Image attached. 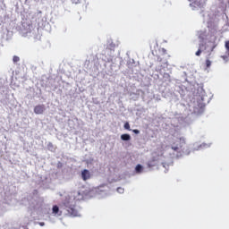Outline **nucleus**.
Here are the masks:
<instances>
[{"instance_id": "1", "label": "nucleus", "mask_w": 229, "mask_h": 229, "mask_svg": "<svg viewBox=\"0 0 229 229\" xmlns=\"http://www.w3.org/2000/svg\"><path fill=\"white\" fill-rule=\"evenodd\" d=\"M187 146V141L183 137L178 138L173 144L172 149L173 151H176L177 153H183L185 151V147Z\"/></svg>"}, {"instance_id": "2", "label": "nucleus", "mask_w": 229, "mask_h": 229, "mask_svg": "<svg viewBox=\"0 0 229 229\" xmlns=\"http://www.w3.org/2000/svg\"><path fill=\"white\" fill-rule=\"evenodd\" d=\"M46 112V106L44 105H38L34 107V113L37 114V115H40Z\"/></svg>"}, {"instance_id": "3", "label": "nucleus", "mask_w": 229, "mask_h": 229, "mask_svg": "<svg viewBox=\"0 0 229 229\" xmlns=\"http://www.w3.org/2000/svg\"><path fill=\"white\" fill-rule=\"evenodd\" d=\"M52 214L53 216L60 217V216H62V211H60V208H58V206L55 205L52 208Z\"/></svg>"}, {"instance_id": "4", "label": "nucleus", "mask_w": 229, "mask_h": 229, "mask_svg": "<svg viewBox=\"0 0 229 229\" xmlns=\"http://www.w3.org/2000/svg\"><path fill=\"white\" fill-rule=\"evenodd\" d=\"M81 178L84 182H87V180H89L90 178V172L87 169H84L82 172H81Z\"/></svg>"}, {"instance_id": "5", "label": "nucleus", "mask_w": 229, "mask_h": 229, "mask_svg": "<svg viewBox=\"0 0 229 229\" xmlns=\"http://www.w3.org/2000/svg\"><path fill=\"white\" fill-rule=\"evenodd\" d=\"M68 213L70 214V216H72L73 217H76V216H78V211L74 209V208H69Z\"/></svg>"}, {"instance_id": "6", "label": "nucleus", "mask_w": 229, "mask_h": 229, "mask_svg": "<svg viewBox=\"0 0 229 229\" xmlns=\"http://www.w3.org/2000/svg\"><path fill=\"white\" fill-rule=\"evenodd\" d=\"M121 139L122 140H131V136H130V134H122Z\"/></svg>"}, {"instance_id": "7", "label": "nucleus", "mask_w": 229, "mask_h": 229, "mask_svg": "<svg viewBox=\"0 0 229 229\" xmlns=\"http://www.w3.org/2000/svg\"><path fill=\"white\" fill-rule=\"evenodd\" d=\"M203 46H204L203 44L199 45L198 51L195 53L196 56H201V53H202L201 48L203 47Z\"/></svg>"}, {"instance_id": "8", "label": "nucleus", "mask_w": 229, "mask_h": 229, "mask_svg": "<svg viewBox=\"0 0 229 229\" xmlns=\"http://www.w3.org/2000/svg\"><path fill=\"white\" fill-rule=\"evenodd\" d=\"M142 169H143V167H142L141 165H136V168H135L136 173H140L142 171Z\"/></svg>"}, {"instance_id": "9", "label": "nucleus", "mask_w": 229, "mask_h": 229, "mask_svg": "<svg viewBox=\"0 0 229 229\" xmlns=\"http://www.w3.org/2000/svg\"><path fill=\"white\" fill-rule=\"evenodd\" d=\"M164 60V58L160 55H157L156 56V62H157L158 64L162 63Z\"/></svg>"}, {"instance_id": "10", "label": "nucleus", "mask_w": 229, "mask_h": 229, "mask_svg": "<svg viewBox=\"0 0 229 229\" xmlns=\"http://www.w3.org/2000/svg\"><path fill=\"white\" fill-rule=\"evenodd\" d=\"M123 128H124L125 130H129V131H131V129L130 128V123H129L128 122L124 123Z\"/></svg>"}, {"instance_id": "11", "label": "nucleus", "mask_w": 229, "mask_h": 229, "mask_svg": "<svg viewBox=\"0 0 229 229\" xmlns=\"http://www.w3.org/2000/svg\"><path fill=\"white\" fill-rule=\"evenodd\" d=\"M21 60V58H19V56L14 55L13 58V62H14V64H17V62H19Z\"/></svg>"}, {"instance_id": "12", "label": "nucleus", "mask_w": 229, "mask_h": 229, "mask_svg": "<svg viewBox=\"0 0 229 229\" xmlns=\"http://www.w3.org/2000/svg\"><path fill=\"white\" fill-rule=\"evenodd\" d=\"M210 65H212V62L210 61V59H207L206 60V67H210Z\"/></svg>"}, {"instance_id": "13", "label": "nucleus", "mask_w": 229, "mask_h": 229, "mask_svg": "<svg viewBox=\"0 0 229 229\" xmlns=\"http://www.w3.org/2000/svg\"><path fill=\"white\" fill-rule=\"evenodd\" d=\"M47 148H48V149H53V148H55V146L51 142H48Z\"/></svg>"}, {"instance_id": "14", "label": "nucleus", "mask_w": 229, "mask_h": 229, "mask_svg": "<svg viewBox=\"0 0 229 229\" xmlns=\"http://www.w3.org/2000/svg\"><path fill=\"white\" fill-rule=\"evenodd\" d=\"M117 192H119L120 194H123V192H124V189L117 188Z\"/></svg>"}, {"instance_id": "15", "label": "nucleus", "mask_w": 229, "mask_h": 229, "mask_svg": "<svg viewBox=\"0 0 229 229\" xmlns=\"http://www.w3.org/2000/svg\"><path fill=\"white\" fill-rule=\"evenodd\" d=\"M225 48L227 51H229V41L225 42Z\"/></svg>"}, {"instance_id": "16", "label": "nucleus", "mask_w": 229, "mask_h": 229, "mask_svg": "<svg viewBox=\"0 0 229 229\" xmlns=\"http://www.w3.org/2000/svg\"><path fill=\"white\" fill-rule=\"evenodd\" d=\"M132 131L133 133H136V135H138V133H140V131L137 129L133 130Z\"/></svg>"}, {"instance_id": "17", "label": "nucleus", "mask_w": 229, "mask_h": 229, "mask_svg": "<svg viewBox=\"0 0 229 229\" xmlns=\"http://www.w3.org/2000/svg\"><path fill=\"white\" fill-rule=\"evenodd\" d=\"M221 58H223V60H228V56L226 55H222Z\"/></svg>"}, {"instance_id": "18", "label": "nucleus", "mask_w": 229, "mask_h": 229, "mask_svg": "<svg viewBox=\"0 0 229 229\" xmlns=\"http://www.w3.org/2000/svg\"><path fill=\"white\" fill-rule=\"evenodd\" d=\"M44 225H46L44 222H40V223H39V225H40V226H44Z\"/></svg>"}]
</instances>
